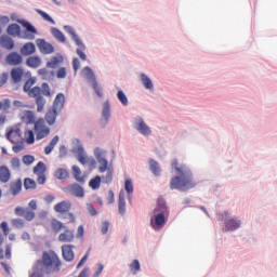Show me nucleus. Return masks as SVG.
Instances as JSON below:
<instances>
[{"mask_svg": "<svg viewBox=\"0 0 277 277\" xmlns=\"http://www.w3.org/2000/svg\"><path fill=\"white\" fill-rule=\"evenodd\" d=\"M94 157L97 160V163H101V166L98 168L100 172H102V173L107 172V170L109 168V161L106 158H103L100 147H96L94 149Z\"/></svg>", "mask_w": 277, "mask_h": 277, "instance_id": "nucleus-13", "label": "nucleus"}, {"mask_svg": "<svg viewBox=\"0 0 277 277\" xmlns=\"http://www.w3.org/2000/svg\"><path fill=\"white\" fill-rule=\"evenodd\" d=\"M6 34L13 38H21V25L16 23L9 25L6 28Z\"/></svg>", "mask_w": 277, "mask_h": 277, "instance_id": "nucleus-27", "label": "nucleus"}, {"mask_svg": "<svg viewBox=\"0 0 277 277\" xmlns=\"http://www.w3.org/2000/svg\"><path fill=\"white\" fill-rule=\"evenodd\" d=\"M40 64H42V58L38 55L29 56L26 60V66H28V68H38Z\"/></svg>", "mask_w": 277, "mask_h": 277, "instance_id": "nucleus-31", "label": "nucleus"}, {"mask_svg": "<svg viewBox=\"0 0 277 277\" xmlns=\"http://www.w3.org/2000/svg\"><path fill=\"white\" fill-rule=\"evenodd\" d=\"M118 211L120 215H124V213H127V200L123 189L119 192Z\"/></svg>", "mask_w": 277, "mask_h": 277, "instance_id": "nucleus-21", "label": "nucleus"}, {"mask_svg": "<svg viewBox=\"0 0 277 277\" xmlns=\"http://www.w3.org/2000/svg\"><path fill=\"white\" fill-rule=\"evenodd\" d=\"M12 179V173L10 172V169L8 166H1L0 167V181L1 183H8Z\"/></svg>", "mask_w": 277, "mask_h": 277, "instance_id": "nucleus-30", "label": "nucleus"}, {"mask_svg": "<svg viewBox=\"0 0 277 277\" xmlns=\"http://www.w3.org/2000/svg\"><path fill=\"white\" fill-rule=\"evenodd\" d=\"M102 235H107L109 233V221H104L101 228Z\"/></svg>", "mask_w": 277, "mask_h": 277, "instance_id": "nucleus-62", "label": "nucleus"}, {"mask_svg": "<svg viewBox=\"0 0 277 277\" xmlns=\"http://www.w3.org/2000/svg\"><path fill=\"white\" fill-rule=\"evenodd\" d=\"M117 98H118L119 103H121V105H123V107H127V105H129V97H127V93H124V91L122 89H120L117 92Z\"/></svg>", "mask_w": 277, "mask_h": 277, "instance_id": "nucleus-37", "label": "nucleus"}, {"mask_svg": "<svg viewBox=\"0 0 277 277\" xmlns=\"http://www.w3.org/2000/svg\"><path fill=\"white\" fill-rule=\"evenodd\" d=\"M12 107V101L10 98H4L3 101H0V111L3 109V111H8Z\"/></svg>", "mask_w": 277, "mask_h": 277, "instance_id": "nucleus-46", "label": "nucleus"}, {"mask_svg": "<svg viewBox=\"0 0 277 277\" xmlns=\"http://www.w3.org/2000/svg\"><path fill=\"white\" fill-rule=\"evenodd\" d=\"M34 174H44L47 172V164L43 161H39L32 169Z\"/></svg>", "mask_w": 277, "mask_h": 277, "instance_id": "nucleus-41", "label": "nucleus"}, {"mask_svg": "<svg viewBox=\"0 0 277 277\" xmlns=\"http://www.w3.org/2000/svg\"><path fill=\"white\" fill-rule=\"evenodd\" d=\"M54 176H55V179H57L58 181H66V179H70V172H68V170L65 169V168H58V169L54 172Z\"/></svg>", "mask_w": 277, "mask_h": 277, "instance_id": "nucleus-32", "label": "nucleus"}, {"mask_svg": "<svg viewBox=\"0 0 277 277\" xmlns=\"http://www.w3.org/2000/svg\"><path fill=\"white\" fill-rule=\"evenodd\" d=\"M50 32L52 34L53 38H55V40H57L58 42H66V36L64 35V32H62V30H60V28L52 27L50 29Z\"/></svg>", "mask_w": 277, "mask_h": 277, "instance_id": "nucleus-33", "label": "nucleus"}, {"mask_svg": "<svg viewBox=\"0 0 277 277\" xmlns=\"http://www.w3.org/2000/svg\"><path fill=\"white\" fill-rule=\"evenodd\" d=\"M75 245H63L62 256L66 263H72L75 261Z\"/></svg>", "mask_w": 277, "mask_h": 277, "instance_id": "nucleus-12", "label": "nucleus"}, {"mask_svg": "<svg viewBox=\"0 0 277 277\" xmlns=\"http://www.w3.org/2000/svg\"><path fill=\"white\" fill-rule=\"evenodd\" d=\"M16 23H18L19 25H22V27H24L25 29V36L23 38H25L26 40H36V36L38 34V28H36V26H34V24H31V22L25 19V18H17Z\"/></svg>", "mask_w": 277, "mask_h": 277, "instance_id": "nucleus-6", "label": "nucleus"}, {"mask_svg": "<svg viewBox=\"0 0 277 277\" xmlns=\"http://www.w3.org/2000/svg\"><path fill=\"white\" fill-rule=\"evenodd\" d=\"M102 179L103 177H101V175H96V176L92 177L89 181V187H91V189H93L94 192H96V189H101Z\"/></svg>", "mask_w": 277, "mask_h": 277, "instance_id": "nucleus-36", "label": "nucleus"}, {"mask_svg": "<svg viewBox=\"0 0 277 277\" xmlns=\"http://www.w3.org/2000/svg\"><path fill=\"white\" fill-rule=\"evenodd\" d=\"M24 148H25V143L23 141H21L19 144L14 145L12 147V150H13V153H21V150H23Z\"/></svg>", "mask_w": 277, "mask_h": 277, "instance_id": "nucleus-64", "label": "nucleus"}, {"mask_svg": "<svg viewBox=\"0 0 277 277\" xmlns=\"http://www.w3.org/2000/svg\"><path fill=\"white\" fill-rule=\"evenodd\" d=\"M149 172L154 174V176H161V166L155 159H149Z\"/></svg>", "mask_w": 277, "mask_h": 277, "instance_id": "nucleus-29", "label": "nucleus"}, {"mask_svg": "<svg viewBox=\"0 0 277 277\" xmlns=\"http://www.w3.org/2000/svg\"><path fill=\"white\" fill-rule=\"evenodd\" d=\"M65 194L75 196V198H85V189L79 183H72L63 188Z\"/></svg>", "mask_w": 277, "mask_h": 277, "instance_id": "nucleus-8", "label": "nucleus"}, {"mask_svg": "<svg viewBox=\"0 0 277 277\" xmlns=\"http://www.w3.org/2000/svg\"><path fill=\"white\" fill-rule=\"evenodd\" d=\"M35 132L37 133L36 140L40 141V140H44V137H47L49 133H51V129L40 128L38 131H35Z\"/></svg>", "mask_w": 277, "mask_h": 277, "instance_id": "nucleus-39", "label": "nucleus"}, {"mask_svg": "<svg viewBox=\"0 0 277 277\" xmlns=\"http://www.w3.org/2000/svg\"><path fill=\"white\" fill-rule=\"evenodd\" d=\"M51 228H52L53 233H60V230H62L63 228H64V230L67 229L68 226L64 225V223H62V221H60L57 219H52Z\"/></svg>", "mask_w": 277, "mask_h": 277, "instance_id": "nucleus-34", "label": "nucleus"}, {"mask_svg": "<svg viewBox=\"0 0 277 277\" xmlns=\"http://www.w3.org/2000/svg\"><path fill=\"white\" fill-rule=\"evenodd\" d=\"M81 75L82 77H84V79H87L88 83L92 85L95 94H97L100 98H103V88L98 85V81L96 80V74H94L92 67H83V69L81 70Z\"/></svg>", "mask_w": 277, "mask_h": 277, "instance_id": "nucleus-4", "label": "nucleus"}, {"mask_svg": "<svg viewBox=\"0 0 277 277\" xmlns=\"http://www.w3.org/2000/svg\"><path fill=\"white\" fill-rule=\"evenodd\" d=\"M64 55L62 53H56V56H53L51 61L47 63V68H56L60 64H63Z\"/></svg>", "mask_w": 277, "mask_h": 277, "instance_id": "nucleus-26", "label": "nucleus"}, {"mask_svg": "<svg viewBox=\"0 0 277 277\" xmlns=\"http://www.w3.org/2000/svg\"><path fill=\"white\" fill-rule=\"evenodd\" d=\"M37 14H40L41 18H43V21H47V23H50L51 25H55V19H53V17L51 15H49V13L40 10V9H36Z\"/></svg>", "mask_w": 277, "mask_h": 277, "instance_id": "nucleus-40", "label": "nucleus"}, {"mask_svg": "<svg viewBox=\"0 0 277 277\" xmlns=\"http://www.w3.org/2000/svg\"><path fill=\"white\" fill-rule=\"evenodd\" d=\"M57 116H60V113L57 111V108H49V110L45 114L44 120L50 127H53L55 124V121L57 120Z\"/></svg>", "mask_w": 277, "mask_h": 277, "instance_id": "nucleus-15", "label": "nucleus"}, {"mask_svg": "<svg viewBox=\"0 0 277 277\" xmlns=\"http://www.w3.org/2000/svg\"><path fill=\"white\" fill-rule=\"evenodd\" d=\"M36 85V78L30 77L26 82L24 83L23 90L24 92H29L31 90V87Z\"/></svg>", "mask_w": 277, "mask_h": 277, "instance_id": "nucleus-45", "label": "nucleus"}, {"mask_svg": "<svg viewBox=\"0 0 277 277\" xmlns=\"http://www.w3.org/2000/svg\"><path fill=\"white\" fill-rule=\"evenodd\" d=\"M140 81L145 90H149V92H153V90H155V83H153V79H150L148 75L142 72L140 75Z\"/></svg>", "mask_w": 277, "mask_h": 277, "instance_id": "nucleus-20", "label": "nucleus"}, {"mask_svg": "<svg viewBox=\"0 0 277 277\" xmlns=\"http://www.w3.org/2000/svg\"><path fill=\"white\" fill-rule=\"evenodd\" d=\"M111 118V104L109 100H106L102 105V115L100 118V126L102 129H105L109 124Z\"/></svg>", "mask_w": 277, "mask_h": 277, "instance_id": "nucleus-7", "label": "nucleus"}, {"mask_svg": "<svg viewBox=\"0 0 277 277\" xmlns=\"http://www.w3.org/2000/svg\"><path fill=\"white\" fill-rule=\"evenodd\" d=\"M171 169L174 170L175 176L170 180V189H177V192H189L198 185L194 180V172L186 164L179 166V159L171 161Z\"/></svg>", "mask_w": 277, "mask_h": 277, "instance_id": "nucleus-1", "label": "nucleus"}, {"mask_svg": "<svg viewBox=\"0 0 277 277\" xmlns=\"http://www.w3.org/2000/svg\"><path fill=\"white\" fill-rule=\"evenodd\" d=\"M62 269V260L57 256V253L53 252L52 255L49 252H43L42 259L37 260L31 271H29V277H44L51 276V274H57Z\"/></svg>", "mask_w": 277, "mask_h": 277, "instance_id": "nucleus-2", "label": "nucleus"}, {"mask_svg": "<svg viewBox=\"0 0 277 277\" xmlns=\"http://www.w3.org/2000/svg\"><path fill=\"white\" fill-rule=\"evenodd\" d=\"M0 228L3 230L4 235H10V225H8L6 221L0 224Z\"/></svg>", "mask_w": 277, "mask_h": 277, "instance_id": "nucleus-63", "label": "nucleus"}, {"mask_svg": "<svg viewBox=\"0 0 277 277\" xmlns=\"http://www.w3.org/2000/svg\"><path fill=\"white\" fill-rule=\"evenodd\" d=\"M15 133L17 137H23V131H21V128L18 126L15 127H9L5 132V137L8 141L11 142V144H16V141L12 140V134Z\"/></svg>", "mask_w": 277, "mask_h": 277, "instance_id": "nucleus-19", "label": "nucleus"}, {"mask_svg": "<svg viewBox=\"0 0 277 277\" xmlns=\"http://www.w3.org/2000/svg\"><path fill=\"white\" fill-rule=\"evenodd\" d=\"M11 168L13 170H18L21 168V159L18 157H14L11 159Z\"/></svg>", "mask_w": 277, "mask_h": 277, "instance_id": "nucleus-55", "label": "nucleus"}, {"mask_svg": "<svg viewBox=\"0 0 277 277\" xmlns=\"http://www.w3.org/2000/svg\"><path fill=\"white\" fill-rule=\"evenodd\" d=\"M23 75H25L23 67H14L11 69V80L13 83H21V81H23Z\"/></svg>", "mask_w": 277, "mask_h": 277, "instance_id": "nucleus-16", "label": "nucleus"}, {"mask_svg": "<svg viewBox=\"0 0 277 277\" xmlns=\"http://www.w3.org/2000/svg\"><path fill=\"white\" fill-rule=\"evenodd\" d=\"M30 96H32V98H38L42 96V89L40 87H34L30 90Z\"/></svg>", "mask_w": 277, "mask_h": 277, "instance_id": "nucleus-49", "label": "nucleus"}, {"mask_svg": "<svg viewBox=\"0 0 277 277\" xmlns=\"http://www.w3.org/2000/svg\"><path fill=\"white\" fill-rule=\"evenodd\" d=\"M130 271L135 276L137 272H142V265L140 264V260H133L130 264Z\"/></svg>", "mask_w": 277, "mask_h": 277, "instance_id": "nucleus-42", "label": "nucleus"}, {"mask_svg": "<svg viewBox=\"0 0 277 277\" xmlns=\"http://www.w3.org/2000/svg\"><path fill=\"white\" fill-rule=\"evenodd\" d=\"M134 129L141 133V135H144L145 137H148L149 135H153V130L148 124H146V121H144V118L141 116H136L134 118Z\"/></svg>", "mask_w": 277, "mask_h": 277, "instance_id": "nucleus-9", "label": "nucleus"}, {"mask_svg": "<svg viewBox=\"0 0 277 277\" xmlns=\"http://www.w3.org/2000/svg\"><path fill=\"white\" fill-rule=\"evenodd\" d=\"M124 189L127 192L128 195L133 194V180L131 179H127L124 182Z\"/></svg>", "mask_w": 277, "mask_h": 277, "instance_id": "nucleus-47", "label": "nucleus"}, {"mask_svg": "<svg viewBox=\"0 0 277 277\" xmlns=\"http://www.w3.org/2000/svg\"><path fill=\"white\" fill-rule=\"evenodd\" d=\"M21 53L25 57H28V55H34L36 53V44L34 42H27L21 48Z\"/></svg>", "mask_w": 277, "mask_h": 277, "instance_id": "nucleus-24", "label": "nucleus"}, {"mask_svg": "<svg viewBox=\"0 0 277 277\" xmlns=\"http://www.w3.org/2000/svg\"><path fill=\"white\" fill-rule=\"evenodd\" d=\"M87 211H88L89 215H91L92 217L98 215V210H96V208H94L93 203H87Z\"/></svg>", "mask_w": 277, "mask_h": 277, "instance_id": "nucleus-51", "label": "nucleus"}, {"mask_svg": "<svg viewBox=\"0 0 277 277\" xmlns=\"http://www.w3.org/2000/svg\"><path fill=\"white\" fill-rule=\"evenodd\" d=\"M58 241L62 243H72V241H75V232L67 227L65 233L60 234Z\"/></svg>", "mask_w": 277, "mask_h": 277, "instance_id": "nucleus-17", "label": "nucleus"}, {"mask_svg": "<svg viewBox=\"0 0 277 277\" xmlns=\"http://www.w3.org/2000/svg\"><path fill=\"white\" fill-rule=\"evenodd\" d=\"M68 75V72L66 71V67H61L58 68V70L56 71V77L58 79H66V76Z\"/></svg>", "mask_w": 277, "mask_h": 277, "instance_id": "nucleus-57", "label": "nucleus"}, {"mask_svg": "<svg viewBox=\"0 0 277 277\" xmlns=\"http://www.w3.org/2000/svg\"><path fill=\"white\" fill-rule=\"evenodd\" d=\"M90 256V249L87 251V253L81 258V260L77 264V269H81L85 265V262L88 261Z\"/></svg>", "mask_w": 277, "mask_h": 277, "instance_id": "nucleus-52", "label": "nucleus"}, {"mask_svg": "<svg viewBox=\"0 0 277 277\" xmlns=\"http://www.w3.org/2000/svg\"><path fill=\"white\" fill-rule=\"evenodd\" d=\"M60 105H61V109H64V105H66V95H64V93L56 94L52 108L57 110V107H60Z\"/></svg>", "mask_w": 277, "mask_h": 277, "instance_id": "nucleus-28", "label": "nucleus"}, {"mask_svg": "<svg viewBox=\"0 0 277 277\" xmlns=\"http://www.w3.org/2000/svg\"><path fill=\"white\" fill-rule=\"evenodd\" d=\"M13 226H15V228H23V226H25V222L23 221V219H14L12 221Z\"/></svg>", "mask_w": 277, "mask_h": 277, "instance_id": "nucleus-61", "label": "nucleus"}, {"mask_svg": "<svg viewBox=\"0 0 277 277\" xmlns=\"http://www.w3.org/2000/svg\"><path fill=\"white\" fill-rule=\"evenodd\" d=\"M35 98H36L37 111L40 113L44 109V105H47V100H44V96L42 95Z\"/></svg>", "mask_w": 277, "mask_h": 277, "instance_id": "nucleus-43", "label": "nucleus"}, {"mask_svg": "<svg viewBox=\"0 0 277 277\" xmlns=\"http://www.w3.org/2000/svg\"><path fill=\"white\" fill-rule=\"evenodd\" d=\"M41 92L43 94V96H51V87H49V84L47 82H43L41 84Z\"/></svg>", "mask_w": 277, "mask_h": 277, "instance_id": "nucleus-54", "label": "nucleus"}, {"mask_svg": "<svg viewBox=\"0 0 277 277\" xmlns=\"http://www.w3.org/2000/svg\"><path fill=\"white\" fill-rule=\"evenodd\" d=\"M58 159H64L68 155V148H66V145H61L58 150Z\"/></svg>", "mask_w": 277, "mask_h": 277, "instance_id": "nucleus-56", "label": "nucleus"}, {"mask_svg": "<svg viewBox=\"0 0 277 277\" xmlns=\"http://www.w3.org/2000/svg\"><path fill=\"white\" fill-rule=\"evenodd\" d=\"M5 62L9 66H21L23 64V54L11 52L5 56Z\"/></svg>", "mask_w": 277, "mask_h": 277, "instance_id": "nucleus-14", "label": "nucleus"}, {"mask_svg": "<svg viewBox=\"0 0 277 277\" xmlns=\"http://www.w3.org/2000/svg\"><path fill=\"white\" fill-rule=\"evenodd\" d=\"M111 181H114V171H111V169H108L104 183H106V185H109Z\"/></svg>", "mask_w": 277, "mask_h": 277, "instance_id": "nucleus-58", "label": "nucleus"}, {"mask_svg": "<svg viewBox=\"0 0 277 277\" xmlns=\"http://www.w3.org/2000/svg\"><path fill=\"white\" fill-rule=\"evenodd\" d=\"M71 64H72L74 72L75 75H77V72H79V68H81V61H79L78 57H74Z\"/></svg>", "mask_w": 277, "mask_h": 277, "instance_id": "nucleus-53", "label": "nucleus"}, {"mask_svg": "<svg viewBox=\"0 0 277 277\" xmlns=\"http://www.w3.org/2000/svg\"><path fill=\"white\" fill-rule=\"evenodd\" d=\"M36 187H38V184L34 179L31 177L24 179V188L26 189V192H28V189H36Z\"/></svg>", "mask_w": 277, "mask_h": 277, "instance_id": "nucleus-38", "label": "nucleus"}, {"mask_svg": "<svg viewBox=\"0 0 277 277\" xmlns=\"http://www.w3.org/2000/svg\"><path fill=\"white\" fill-rule=\"evenodd\" d=\"M70 207H72L70 201L63 200L54 206V211L56 213H68V211H70Z\"/></svg>", "mask_w": 277, "mask_h": 277, "instance_id": "nucleus-22", "label": "nucleus"}, {"mask_svg": "<svg viewBox=\"0 0 277 277\" xmlns=\"http://www.w3.org/2000/svg\"><path fill=\"white\" fill-rule=\"evenodd\" d=\"M63 28H64V31H66V34H69V36H71V40L76 43V45L82 49V51H85L87 49L85 43H83L81 38H79V35H77V31H75V28H72V26L70 25H65Z\"/></svg>", "mask_w": 277, "mask_h": 277, "instance_id": "nucleus-10", "label": "nucleus"}, {"mask_svg": "<svg viewBox=\"0 0 277 277\" xmlns=\"http://www.w3.org/2000/svg\"><path fill=\"white\" fill-rule=\"evenodd\" d=\"M0 45L3 49H6L8 51H13L15 43H14V39H12V37L8 36V35H2L0 37Z\"/></svg>", "mask_w": 277, "mask_h": 277, "instance_id": "nucleus-18", "label": "nucleus"}, {"mask_svg": "<svg viewBox=\"0 0 277 277\" xmlns=\"http://www.w3.org/2000/svg\"><path fill=\"white\" fill-rule=\"evenodd\" d=\"M10 192L12 196H18L19 192H23V180L18 177L15 182H11Z\"/></svg>", "mask_w": 277, "mask_h": 277, "instance_id": "nucleus-23", "label": "nucleus"}, {"mask_svg": "<svg viewBox=\"0 0 277 277\" xmlns=\"http://www.w3.org/2000/svg\"><path fill=\"white\" fill-rule=\"evenodd\" d=\"M25 135H27L26 136V144H28L30 146H31V144H36V134L34 133V130H27L25 132Z\"/></svg>", "mask_w": 277, "mask_h": 277, "instance_id": "nucleus-44", "label": "nucleus"}, {"mask_svg": "<svg viewBox=\"0 0 277 277\" xmlns=\"http://www.w3.org/2000/svg\"><path fill=\"white\" fill-rule=\"evenodd\" d=\"M36 44L43 55H51V53H55V47H53L45 39H37Z\"/></svg>", "mask_w": 277, "mask_h": 277, "instance_id": "nucleus-11", "label": "nucleus"}, {"mask_svg": "<svg viewBox=\"0 0 277 277\" xmlns=\"http://www.w3.org/2000/svg\"><path fill=\"white\" fill-rule=\"evenodd\" d=\"M22 161L25 166H31L36 161V157L34 155H24Z\"/></svg>", "mask_w": 277, "mask_h": 277, "instance_id": "nucleus-48", "label": "nucleus"}, {"mask_svg": "<svg viewBox=\"0 0 277 277\" xmlns=\"http://www.w3.org/2000/svg\"><path fill=\"white\" fill-rule=\"evenodd\" d=\"M35 131L40 129H49V127L44 126V118H39L37 121L35 120Z\"/></svg>", "mask_w": 277, "mask_h": 277, "instance_id": "nucleus-50", "label": "nucleus"}, {"mask_svg": "<svg viewBox=\"0 0 277 277\" xmlns=\"http://www.w3.org/2000/svg\"><path fill=\"white\" fill-rule=\"evenodd\" d=\"M221 220L224 222V233H228V230H237V228L241 227V220L237 217H230V214L228 212H224L221 215Z\"/></svg>", "mask_w": 277, "mask_h": 277, "instance_id": "nucleus-5", "label": "nucleus"}, {"mask_svg": "<svg viewBox=\"0 0 277 277\" xmlns=\"http://www.w3.org/2000/svg\"><path fill=\"white\" fill-rule=\"evenodd\" d=\"M22 120L23 122H26V124H34L36 122V114L32 110H26Z\"/></svg>", "mask_w": 277, "mask_h": 277, "instance_id": "nucleus-35", "label": "nucleus"}, {"mask_svg": "<svg viewBox=\"0 0 277 277\" xmlns=\"http://www.w3.org/2000/svg\"><path fill=\"white\" fill-rule=\"evenodd\" d=\"M166 215H170L168 203L166 199L158 198L157 206L154 209V216L150 219V226L154 230H161L168 224V217Z\"/></svg>", "mask_w": 277, "mask_h": 277, "instance_id": "nucleus-3", "label": "nucleus"}, {"mask_svg": "<svg viewBox=\"0 0 277 277\" xmlns=\"http://www.w3.org/2000/svg\"><path fill=\"white\" fill-rule=\"evenodd\" d=\"M24 217H25V220H27V222H31L34 220V217H36V212H34L31 210H26Z\"/></svg>", "mask_w": 277, "mask_h": 277, "instance_id": "nucleus-60", "label": "nucleus"}, {"mask_svg": "<svg viewBox=\"0 0 277 277\" xmlns=\"http://www.w3.org/2000/svg\"><path fill=\"white\" fill-rule=\"evenodd\" d=\"M71 172H72V176H74L75 181H77V183H80V185H84L85 175L81 176V168H79L78 166H72Z\"/></svg>", "mask_w": 277, "mask_h": 277, "instance_id": "nucleus-25", "label": "nucleus"}, {"mask_svg": "<svg viewBox=\"0 0 277 277\" xmlns=\"http://www.w3.org/2000/svg\"><path fill=\"white\" fill-rule=\"evenodd\" d=\"M103 269H105V265H103V263H97L96 264V271H95V273L93 274L92 277H100L101 274H103Z\"/></svg>", "mask_w": 277, "mask_h": 277, "instance_id": "nucleus-59", "label": "nucleus"}]
</instances>
